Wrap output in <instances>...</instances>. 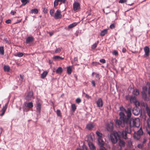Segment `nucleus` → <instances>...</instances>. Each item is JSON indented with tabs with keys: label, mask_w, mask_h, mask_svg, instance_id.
<instances>
[{
	"label": "nucleus",
	"mask_w": 150,
	"mask_h": 150,
	"mask_svg": "<svg viewBox=\"0 0 150 150\" xmlns=\"http://www.w3.org/2000/svg\"><path fill=\"white\" fill-rule=\"evenodd\" d=\"M112 53L115 56H117L118 55V52L116 50L114 51Z\"/></svg>",
	"instance_id": "nucleus-51"
},
{
	"label": "nucleus",
	"mask_w": 150,
	"mask_h": 150,
	"mask_svg": "<svg viewBox=\"0 0 150 150\" xmlns=\"http://www.w3.org/2000/svg\"><path fill=\"white\" fill-rule=\"evenodd\" d=\"M133 137L134 139L138 140L140 138L141 136L137 133L136 132H135L134 134Z\"/></svg>",
	"instance_id": "nucleus-21"
},
{
	"label": "nucleus",
	"mask_w": 150,
	"mask_h": 150,
	"mask_svg": "<svg viewBox=\"0 0 150 150\" xmlns=\"http://www.w3.org/2000/svg\"><path fill=\"white\" fill-rule=\"evenodd\" d=\"M59 1V0H55L54 3V6H57L58 4V2Z\"/></svg>",
	"instance_id": "nucleus-46"
},
{
	"label": "nucleus",
	"mask_w": 150,
	"mask_h": 150,
	"mask_svg": "<svg viewBox=\"0 0 150 150\" xmlns=\"http://www.w3.org/2000/svg\"><path fill=\"white\" fill-rule=\"evenodd\" d=\"M73 7L74 11H76L80 7V5L78 3L75 2L73 4Z\"/></svg>",
	"instance_id": "nucleus-11"
},
{
	"label": "nucleus",
	"mask_w": 150,
	"mask_h": 150,
	"mask_svg": "<svg viewBox=\"0 0 150 150\" xmlns=\"http://www.w3.org/2000/svg\"><path fill=\"white\" fill-rule=\"evenodd\" d=\"M48 73L46 71H44L41 75V78L42 79H44L47 75Z\"/></svg>",
	"instance_id": "nucleus-29"
},
{
	"label": "nucleus",
	"mask_w": 150,
	"mask_h": 150,
	"mask_svg": "<svg viewBox=\"0 0 150 150\" xmlns=\"http://www.w3.org/2000/svg\"><path fill=\"white\" fill-rule=\"evenodd\" d=\"M34 40V38L32 37H28L26 39V42L27 44L33 42Z\"/></svg>",
	"instance_id": "nucleus-17"
},
{
	"label": "nucleus",
	"mask_w": 150,
	"mask_h": 150,
	"mask_svg": "<svg viewBox=\"0 0 150 150\" xmlns=\"http://www.w3.org/2000/svg\"><path fill=\"white\" fill-rule=\"evenodd\" d=\"M120 111L122 110V107H120ZM120 117L119 119H117L115 121V126L117 127H120L122 126V111H121L119 113Z\"/></svg>",
	"instance_id": "nucleus-4"
},
{
	"label": "nucleus",
	"mask_w": 150,
	"mask_h": 150,
	"mask_svg": "<svg viewBox=\"0 0 150 150\" xmlns=\"http://www.w3.org/2000/svg\"><path fill=\"white\" fill-rule=\"evenodd\" d=\"M16 12L13 11H11V14L12 15H14L16 13Z\"/></svg>",
	"instance_id": "nucleus-62"
},
{
	"label": "nucleus",
	"mask_w": 150,
	"mask_h": 150,
	"mask_svg": "<svg viewBox=\"0 0 150 150\" xmlns=\"http://www.w3.org/2000/svg\"><path fill=\"white\" fill-rule=\"evenodd\" d=\"M100 62L102 63H105V60L104 59H101L100 60Z\"/></svg>",
	"instance_id": "nucleus-52"
},
{
	"label": "nucleus",
	"mask_w": 150,
	"mask_h": 150,
	"mask_svg": "<svg viewBox=\"0 0 150 150\" xmlns=\"http://www.w3.org/2000/svg\"><path fill=\"white\" fill-rule=\"evenodd\" d=\"M36 108L37 115H38L40 114L41 111V105L40 103H38L37 104Z\"/></svg>",
	"instance_id": "nucleus-10"
},
{
	"label": "nucleus",
	"mask_w": 150,
	"mask_h": 150,
	"mask_svg": "<svg viewBox=\"0 0 150 150\" xmlns=\"http://www.w3.org/2000/svg\"><path fill=\"white\" fill-rule=\"evenodd\" d=\"M67 73L69 74H71L72 71V70L71 67L69 66L67 67Z\"/></svg>",
	"instance_id": "nucleus-31"
},
{
	"label": "nucleus",
	"mask_w": 150,
	"mask_h": 150,
	"mask_svg": "<svg viewBox=\"0 0 150 150\" xmlns=\"http://www.w3.org/2000/svg\"><path fill=\"white\" fill-rule=\"evenodd\" d=\"M108 32V29H105L102 31L100 33V35L101 36H104Z\"/></svg>",
	"instance_id": "nucleus-27"
},
{
	"label": "nucleus",
	"mask_w": 150,
	"mask_h": 150,
	"mask_svg": "<svg viewBox=\"0 0 150 150\" xmlns=\"http://www.w3.org/2000/svg\"><path fill=\"white\" fill-rule=\"evenodd\" d=\"M34 98L33 93V91H30L28 92L27 93L25 98V99L28 101H29L32 99H34Z\"/></svg>",
	"instance_id": "nucleus-6"
},
{
	"label": "nucleus",
	"mask_w": 150,
	"mask_h": 150,
	"mask_svg": "<svg viewBox=\"0 0 150 150\" xmlns=\"http://www.w3.org/2000/svg\"><path fill=\"white\" fill-rule=\"evenodd\" d=\"M53 59L55 60H63L64 58L62 57L59 56H55L53 57Z\"/></svg>",
	"instance_id": "nucleus-22"
},
{
	"label": "nucleus",
	"mask_w": 150,
	"mask_h": 150,
	"mask_svg": "<svg viewBox=\"0 0 150 150\" xmlns=\"http://www.w3.org/2000/svg\"><path fill=\"white\" fill-rule=\"evenodd\" d=\"M7 105L6 104L4 106L2 109V113L0 115L1 116H3L4 114V113L7 109Z\"/></svg>",
	"instance_id": "nucleus-24"
},
{
	"label": "nucleus",
	"mask_w": 150,
	"mask_h": 150,
	"mask_svg": "<svg viewBox=\"0 0 150 150\" xmlns=\"http://www.w3.org/2000/svg\"><path fill=\"white\" fill-rule=\"evenodd\" d=\"M148 94L150 96V87H149V90H148Z\"/></svg>",
	"instance_id": "nucleus-63"
},
{
	"label": "nucleus",
	"mask_w": 150,
	"mask_h": 150,
	"mask_svg": "<svg viewBox=\"0 0 150 150\" xmlns=\"http://www.w3.org/2000/svg\"><path fill=\"white\" fill-rule=\"evenodd\" d=\"M96 133L97 136L98 137V138H102V134L99 131H97Z\"/></svg>",
	"instance_id": "nucleus-40"
},
{
	"label": "nucleus",
	"mask_w": 150,
	"mask_h": 150,
	"mask_svg": "<svg viewBox=\"0 0 150 150\" xmlns=\"http://www.w3.org/2000/svg\"><path fill=\"white\" fill-rule=\"evenodd\" d=\"M47 8H44L43 10V12L45 13H47Z\"/></svg>",
	"instance_id": "nucleus-57"
},
{
	"label": "nucleus",
	"mask_w": 150,
	"mask_h": 150,
	"mask_svg": "<svg viewBox=\"0 0 150 150\" xmlns=\"http://www.w3.org/2000/svg\"><path fill=\"white\" fill-rule=\"evenodd\" d=\"M63 71V70L61 67H58L56 70V72L58 74H61Z\"/></svg>",
	"instance_id": "nucleus-26"
},
{
	"label": "nucleus",
	"mask_w": 150,
	"mask_h": 150,
	"mask_svg": "<svg viewBox=\"0 0 150 150\" xmlns=\"http://www.w3.org/2000/svg\"><path fill=\"white\" fill-rule=\"evenodd\" d=\"M141 105L142 106H144L145 107V108L146 107H148L146 103H144V102H142L141 103Z\"/></svg>",
	"instance_id": "nucleus-47"
},
{
	"label": "nucleus",
	"mask_w": 150,
	"mask_h": 150,
	"mask_svg": "<svg viewBox=\"0 0 150 150\" xmlns=\"http://www.w3.org/2000/svg\"><path fill=\"white\" fill-rule=\"evenodd\" d=\"M139 110L137 108H134L132 110V113L135 115H138L139 113Z\"/></svg>",
	"instance_id": "nucleus-15"
},
{
	"label": "nucleus",
	"mask_w": 150,
	"mask_h": 150,
	"mask_svg": "<svg viewBox=\"0 0 150 150\" xmlns=\"http://www.w3.org/2000/svg\"><path fill=\"white\" fill-rule=\"evenodd\" d=\"M131 109L128 108L126 110L122 107V125L128 124L130 123L131 119Z\"/></svg>",
	"instance_id": "nucleus-1"
},
{
	"label": "nucleus",
	"mask_w": 150,
	"mask_h": 150,
	"mask_svg": "<svg viewBox=\"0 0 150 150\" xmlns=\"http://www.w3.org/2000/svg\"><path fill=\"white\" fill-rule=\"evenodd\" d=\"M110 139L112 143L113 144L116 143L118 140H120L119 144L121 148L122 147V141L120 139V136L118 133L116 132H114L110 135Z\"/></svg>",
	"instance_id": "nucleus-2"
},
{
	"label": "nucleus",
	"mask_w": 150,
	"mask_h": 150,
	"mask_svg": "<svg viewBox=\"0 0 150 150\" xmlns=\"http://www.w3.org/2000/svg\"><path fill=\"white\" fill-rule=\"evenodd\" d=\"M61 11L59 9L57 10L54 13V17L57 18H62V15L61 13Z\"/></svg>",
	"instance_id": "nucleus-8"
},
{
	"label": "nucleus",
	"mask_w": 150,
	"mask_h": 150,
	"mask_svg": "<svg viewBox=\"0 0 150 150\" xmlns=\"http://www.w3.org/2000/svg\"><path fill=\"white\" fill-rule=\"evenodd\" d=\"M62 48H58L56 49V50L55 52V53H58L60 52L62 50Z\"/></svg>",
	"instance_id": "nucleus-43"
},
{
	"label": "nucleus",
	"mask_w": 150,
	"mask_h": 150,
	"mask_svg": "<svg viewBox=\"0 0 150 150\" xmlns=\"http://www.w3.org/2000/svg\"><path fill=\"white\" fill-rule=\"evenodd\" d=\"M86 140L88 142V144L91 143L93 141V138L92 135L89 134L86 136Z\"/></svg>",
	"instance_id": "nucleus-14"
},
{
	"label": "nucleus",
	"mask_w": 150,
	"mask_h": 150,
	"mask_svg": "<svg viewBox=\"0 0 150 150\" xmlns=\"http://www.w3.org/2000/svg\"><path fill=\"white\" fill-rule=\"evenodd\" d=\"M72 110L74 112L76 109V106L75 104H72L71 106Z\"/></svg>",
	"instance_id": "nucleus-37"
},
{
	"label": "nucleus",
	"mask_w": 150,
	"mask_h": 150,
	"mask_svg": "<svg viewBox=\"0 0 150 150\" xmlns=\"http://www.w3.org/2000/svg\"><path fill=\"white\" fill-rule=\"evenodd\" d=\"M91 84L93 87L96 86V83L94 80H92L91 82Z\"/></svg>",
	"instance_id": "nucleus-54"
},
{
	"label": "nucleus",
	"mask_w": 150,
	"mask_h": 150,
	"mask_svg": "<svg viewBox=\"0 0 150 150\" xmlns=\"http://www.w3.org/2000/svg\"><path fill=\"white\" fill-rule=\"evenodd\" d=\"M134 105H135L137 108V107H138L140 105V103L139 102L137 101V100L136 101V102H135L134 103Z\"/></svg>",
	"instance_id": "nucleus-44"
},
{
	"label": "nucleus",
	"mask_w": 150,
	"mask_h": 150,
	"mask_svg": "<svg viewBox=\"0 0 150 150\" xmlns=\"http://www.w3.org/2000/svg\"><path fill=\"white\" fill-rule=\"evenodd\" d=\"M133 93L136 96L138 95L139 94V90L137 89L134 90Z\"/></svg>",
	"instance_id": "nucleus-36"
},
{
	"label": "nucleus",
	"mask_w": 150,
	"mask_h": 150,
	"mask_svg": "<svg viewBox=\"0 0 150 150\" xmlns=\"http://www.w3.org/2000/svg\"><path fill=\"white\" fill-rule=\"evenodd\" d=\"M0 52L1 54L3 55L4 54V50L3 47H0Z\"/></svg>",
	"instance_id": "nucleus-38"
},
{
	"label": "nucleus",
	"mask_w": 150,
	"mask_h": 150,
	"mask_svg": "<svg viewBox=\"0 0 150 150\" xmlns=\"http://www.w3.org/2000/svg\"><path fill=\"white\" fill-rule=\"evenodd\" d=\"M83 94L85 95V97L89 99L91 98V96H90L86 94L85 93H83Z\"/></svg>",
	"instance_id": "nucleus-49"
},
{
	"label": "nucleus",
	"mask_w": 150,
	"mask_h": 150,
	"mask_svg": "<svg viewBox=\"0 0 150 150\" xmlns=\"http://www.w3.org/2000/svg\"><path fill=\"white\" fill-rule=\"evenodd\" d=\"M143 90L144 91L142 92V97L144 100L148 101L149 100V98L147 96L146 93V88L144 87Z\"/></svg>",
	"instance_id": "nucleus-5"
},
{
	"label": "nucleus",
	"mask_w": 150,
	"mask_h": 150,
	"mask_svg": "<svg viewBox=\"0 0 150 150\" xmlns=\"http://www.w3.org/2000/svg\"><path fill=\"white\" fill-rule=\"evenodd\" d=\"M90 149L92 150H94L95 149V147L92 143L88 144Z\"/></svg>",
	"instance_id": "nucleus-33"
},
{
	"label": "nucleus",
	"mask_w": 150,
	"mask_h": 150,
	"mask_svg": "<svg viewBox=\"0 0 150 150\" xmlns=\"http://www.w3.org/2000/svg\"><path fill=\"white\" fill-rule=\"evenodd\" d=\"M144 51L145 53V55L148 56L149 55L150 50L149 47L148 46H146L144 48Z\"/></svg>",
	"instance_id": "nucleus-18"
},
{
	"label": "nucleus",
	"mask_w": 150,
	"mask_h": 150,
	"mask_svg": "<svg viewBox=\"0 0 150 150\" xmlns=\"http://www.w3.org/2000/svg\"><path fill=\"white\" fill-rule=\"evenodd\" d=\"M57 115L58 116H61V113L60 110H57Z\"/></svg>",
	"instance_id": "nucleus-45"
},
{
	"label": "nucleus",
	"mask_w": 150,
	"mask_h": 150,
	"mask_svg": "<svg viewBox=\"0 0 150 150\" xmlns=\"http://www.w3.org/2000/svg\"><path fill=\"white\" fill-rule=\"evenodd\" d=\"M94 125L91 123H89L86 125V128L88 130H91L94 128Z\"/></svg>",
	"instance_id": "nucleus-12"
},
{
	"label": "nucleus",
	"mask_w": 150,
	"mask_h": 150,
	"mask_svg": "<svg viewBox=\"0 0 150 150\" xmlns=\"http://www.w3.org/2000/svg\"><path fill=\"white\" fill-rule=\"evenodd\" d=\"M147 124L148 127H150V119H148L147 120Z\"/></svg>",
	"instance_id": "nucleus-53"
},
{
	"label": "nucleus",
	"mask_w": 150,
	"mask_h": 150,
	"mask_svg": "<svg viewBox=\"0 0 150 150\" xmlns=\"http://www.w3.org/2000/svg\"><path fill=\"white\" fill-rule=\"evenodd\" d=\"M54 10L53 9H51L50 11V15L53 16H54Z\"/></svg>",
	"instance_id": "nucleus-39"
},
{
	"label": "nucleus",
	"mask_w": 150,
	"mask_h": 150,
	"mask_svg": "<svg viewBox=\"0 0 150 150\" xmlns=\"http://www.w3.org/2000/svg\"><path fill=\"white\" fill-rule=\"evenodd\" d=\"M23 55V54L22 52H18L17 53L16 55H15L16 56H17L18 57H22Z\"/></svg>",
	"instance_id": "nucleus-42"
},
{
	"label": "nucleus",
	"mask_w": 150,
	"mask_h": 150,
	"mask_svg": "<svg viewBox=\"0 0 150 150\" xmlns=\"http://www.w3.org/2000/svg\"><path fill=\"white\" fill-rule=\"evenodd\" d=\"M95 74L96 75V77L97 78V79L98 80H99L101 77V76L99 75V74H98L96 73H95L94 72H93L92 73V75L93 76L94 74Z\"/></svg>",
	"instance_id": "nucleus-28"
},
{
	"label": "nucleus",
	"mask_w": 150,
	"mask_h": 150,
	"mask_svg": "<svg viewBox=\"0 0 150 150\" xmlns=\"http://www.w3.org/2000/svg\"><path fill=\"white\" fill-rule=\"evenodd\" d=\"M4 69L5 71L8 72L10 71V68L8 65H5L4 67Z\"/></svg>",
	"instance_id": "nucleus-25"
},
{
	"label": "nucleus",
	"mask_w": 150,
	"mask_h": 150,
	"mask_svg": "<svg viewBox=\"0 0 150 150\" xmlns=\"http://www.w3.org/2000/svg\"><path fill=\"white\" fill-rule=\"evenodd\" d=\"M20 77L22 79V80H23L24 79V75H20Z\"/></svg>",
	"instance_id": "nucleus-60"
},
{
	"label": "nucleus",
	"mask_w": 150,
	"mask_h": 150,
	"mask_svg": "<svg viewBox=\"0 0 150 150\" xmlns=\"http://www.w3.org/2000/svg\"><path fill=\"white\" fill-rule=\"evenodd\" d=\"M98 42H97V43H95L94 44H93L91 46L92 49H95L97 47V45L98 43Z\"/></svg>",
	"instance_id": "nucleus-41"
},
{
	"label": "nucleus",
	"mask_w": 150,
	"mask_h": 150,
	"mask_svg": "<svg viewBox=\"0 0 150 150\" xmlns=\"http://www.w3.org/2000/svg\"><path fill=\"white\" fill-rule=\"evenodd\" d=\"M81 100L79 98H77L76 100V102L78 104H79L81 103Z\"/></svg>",
	"instance_id": "nucleus-48"
},
{
	"label": "nucleus",
	"mask_w": 150,
	"mask_h": 150,
	"mask_svg": "<svg viewBox=\"0 0 150 150\" xmlns=\"http://www.w3.org/2000/svg\"><path fill=\"white\" fill-rule=\"evenodd\" d=\"M127 125H129L130 127H139L140 125V120L139 118H137L133 119L132 121V120L130 121V123L126 124Z\"/></svg>",
	"instance_id": "nucleus-3"
},
{
	"label": "nucleus",
	"mask_w": 150,
	"mask_h": 150,
	"mask_svg": "<svg viewBox=\"0 0 150 150\" xmlns=\"http://www.w3.org/2000/svg\"><path fill=\"white\" fill-rule=\"evenodd\" d=\"M126 51V50L125 49H122V52H125Z\"/></svg>",
	"instance_id": "nucleus-64"
},
{
	"label": "nucleus",
	"mask_w": 150,
	"mask_h": 150,
	"mask_svg": "<svg viewBox=\"0 0 150 150\" xmlns=\"http://www.w3.org/2000/svg\"><path fill=\"white\" fill-rule=\"evenodd\" d=\"M38 12V10L37 9H32L30 11L31 13L34 14H37Z\"/></svg>",
	"instance_id": "nucleus-34"
},
{
	"label": "nucleus",
	"mask_w": 150,
	"mask_h": 150,
	"mask_svg": "<svg viewBox=\"0 0 150 150\" xmlns=\"http://www.w3.org/2000/svg\"><path fill=\"white\" fill-rule=\"evenodd\" d=\"M25 106L28 108L30 109L32 108L33 107V103L32 102H29L26 103Z\"/></svg>",
	"instance_id": "nucleus-23"
},
{
	"label": "nucleus",
	"mask_w": 150,
	"mask_h": 150,
	"mask_svg": "<svg viewBox=\"0 0 150 150\" xmlns=\"http://www.w3.org/2000/svg\"><path fill=\"white\" fill-rule=\"evenodd\" d=\"M115 27V24L114 23L111 24L110 26V28L111 29H113Z\"/></svg>",
	"instance_id": "nucleus-56"
},
{
	"label": "nucleus",
	"mask_w": 150,
	"mask_h": 150,
	"mask_svg": "<svg viewBox=\"0 0 150 150\" xmlns=\"http://www.w3.org/2000/svg\"><path fill=\"white\" fill-rule=\"evenodd\" d=\"M59 2L61 3H64L66 0H59Z\"/></svg>",
	"instance_id": "nucleus-61"
},
{
	"label": "nucleus",
	"mask_w": 150,
	"mask_h": 150,
	"mask_svg": "<svg viewBox=\"0 0 150 150\" xmlns=\"http://www.w3.org/2000/svg\"><path fill=\"white\" fill-rule=\"evenodd\" d=\"M128 128H126L125 131H122V138H123L125 139H126L127 138V133H130L131 132L130 131V132H128V131H127L128 130Z\"/></svg>",
	"instance_id": "nucleus-16"
},
{
	"label": "nucleus",
	"mask_w": 150,
	"mask_h": 150,
	"mask_svg": "<svg viewBox=\"0 0 150 150\" xmlns=\"http://www.w3.org/2000/svg\"><path fill=\"white\" fill-rule=\"evenodd\" d=\"M11 19H8L5 22L6 23L8 24L10 23L11 22Z\"/></svg>",
	"instance_id": "nucleus-58"
},
{
	"label": "nucleus",
	"mask_w": 150,
	"mask_h": 150,
	"mask_svg": "<svg viewBox=\"0 0 150 150\" xmlns=\"http://www.w3.org/2000/svg\"><path fill=\"white\" fill-rule=\"evenodd\" d=\"M114 128L113 124L112 122H110L107 125V130L111 132L113 131Z\"/></svg>",
	"instance_id": "nucleus-7"
},
{
	"label": "nucleus",
	"mask_w": 150,
	"mask_h": 150,
	"mask_svg": "<svg viewBox=\"0 0 150 150\" xmlns=\"http://www.w3.org/2000/svg\"><path fill=\"white\" fill-rule=\"evenodd\" d=\"M78 23H77L74 22L70 24L68 26V29H69L73 28L76 26L78 24Z\"/></svg>",
	"instance_id": "nucleus-20"
},
{
	"label": "nucleus",
	"mask_w": 150,
	"mask_h": 150,
	"mask_svg": "<svg viewBox=\"0 0 150 150\" xmlns=\"http://www.w3.org/2000/svg\"><path fill=\"white\" fill-rule=\"evenodd\" d=\"M128 98H129V100L131 103H134L137 100L135 96H131L129 98V96H127L126 97V99L127 100H128Z\"/></svg>",
	"instance_id": "nucleus-9"
},
{
	"label": "nucleus",
	"mask_w": 150,
	"mask_h": 150,
	"mask_svg": "<svg viewBox=\"0 0 150 150\" xmlns=\"http://www.w3.org/2000/svg\"><path fill=\"white\" fill-rule=\"evenodd\" d=\"M100 64L99 62H93L92 63V65L93 66H96L97 65L99 64Z\"/></svg>",
	"instance_id": "nucleus-50"
},
{
	"label": "nucleus",
	"mask_w": 150,
	"mask_h": 150,
	"mask_svg": "<svg viewBox=\"0 0 150 150\" xmlns=\"http://www.w3.org/2000/svg\"><path fill=\"white\" fill-rule=\"evenodd\" d=\"M96 104L98 107H102L103 105V103L102 99L101 98L98 99L96 102Z\"/></svg>",
	"instance_id": "nucleus-13"
},
{
	"label": "nucleus",
	"mask_w": 150,
	"mask_h": 150,
	"mask_svg": "<svg viewBox=\"0 0 150 150\" xmlns=\"http://www.w3.org/2000/svg\"><path fill=\"white\" fill-rule=\"evenodd\" d=\"M143 132L142 130V128H140L138 130L137 132L138 134H139L140 136L142 135L143 134Z\"/></svg>",
	"instance_id": "nucleus-35"
},
{
	"label": "nucleus",
	"mask_w": 150,
	"mask_h": 150,
	"mask_svg": "<svg viewBox=\"0 0 150 150\" xmlns=\"http://www.w3.org/2000/svg\"><path fill=\"white\" fill-rule=\"evenodd\" d=\"M146 113L148 116L150 117V108L148 107H146Z\"/></svg>",
	"instance_id": "nucleus-32"
},
{
	"label": "nucleus",
	"mask_w": 150,
	"mask_h": 150,
	"mask_svg": "<svg viewBox=\"0 0 150 150\" xmlns=\"http://www.w3.org/2000/svg\"><path fill=\"white\" fill-rule=\"evenodd\" d=\"M22 3V5L25 6L29 2V0H21Z\"/></svg>",
	"instance_id": "nucleus-30"
},
{
	"label": "nucleus",
	"mask_w": 150,
	"mask_h": 150,
	"mask_svg": "<svg viewBox=\"0 0 150 150\" xmlns=\"http://www.w3.org/2000/svg\"><path fill=\"white\" fill-rule=\"evenodd\" d=\"M143 146V144H139L138 145V147L139 149H142Z\"/></svg>",
	"instance_id": "nucleus-55"
},
{
	"label": "nucleus",
	"mask_w": 150,
	"mask_h": 150,
	"mask_svg": "<svg viewBox=\"0 0 150 150\" xmlns=\"http://www.w3.org/2000/svg\"><path fill=\"white\" fill-rule=\"evenodd\" d=\"M98 144L100 145L101 146H103L104 144V142L103 141L102 138H98Z\"/></svg>",
	"instance_id": "nucleus-19"
},
{
	"label": "nucleus",
	"mask_w": 150,
	"mask_h": 150,
	"mask_svg": "<svg viewBox=\"0 0 150 150\" xmlns=\"http://www.w3.org/2000/svg\"><path fill=\"white\" fill-rule=\"evenodd\" d=\"M100 150H107L103 146H100Z\"/></svg>",
	"instance_id": "nucleus-59"
}]
</instances>
